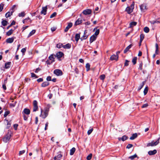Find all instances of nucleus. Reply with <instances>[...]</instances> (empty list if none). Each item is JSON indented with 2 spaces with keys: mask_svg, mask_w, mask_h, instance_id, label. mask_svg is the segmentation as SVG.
<instances>
[{
  "mask_svg": "<svg viewBox=\"0 0 160 160\" xmlns=\"http://www.w3.org/2000/svg\"><path fill=\"white\" fill-rule=\"evenodd\" d=\"M47 107L48 108H46L43 111L42 109H41V114L40 116L43 119L45 118L48 115V112L49 111V108L50 107V105H48Z\"/></svg>",
  "mask_w": 160,
  "mask_h": 160,
  "instance_id": "nucleus-1",
  "label": "nucleus"
},
{
  "mask_svg": "<svg viewBox=\"0 0 160 160\" xmlns=\"http://www.w3.org/2000/svg\"><path fill=\"white\" fill-rule=\"evenodd\" d=\"M11 131H8L7 134L6 135L4 136V137L3 138L2 140L3 141L7 143L8 142L10 139L11 138Z\"/></svg>",
  "mask_w": 160,
  "mask_h": 160,
  "instance_id": "nucleus-2",
  "label": "nucleus"
},
{
  "mask_svg": "<svg viewBox=\"0 0 160 160\" xmlns=\"http://www.w3.org/2000/svg\"><path fill=\"white\" fill-rule=\"evenodd\" d=\"M160 139V137H159L156 141L154 142V141H152L151 142L148 143L147 144V146H154L157 145L159 143V141Z\"/></svg>",
  "mask_w": 160,
  "mask_h": 160,
  "instance_id": "nucleus-3",
  "label": "nucleus"
},
{
  "mask_svg": "<svg viewBox=\"0 0 160 160\" xmlns=\"http://www.w3.org/2000/svg\"><path fill=\"white\" fill-rule=\"evenodd\" d=\"M55 55L58 60L60 61L61 60V58L64 57V54L62 52L59 51L56 53Z\"/></svg>",
  "mask_w": 160,
  "mask_h": 160,
  "instance_id": "nucleus-4",
  "label": "nucleus"
},
{
  "mask_svg": "<svg viewBox=\"0 0 160 160\" xmlns=\"http://www.w3.org/2000/svg\"><path fill=\"white\" fill-rule=\"evenodd\" d=\"M140 8L142 12H145L148 9L147 4L146 3H143L140 6Z\"/></svg>",
  "mask_w": 160,
  "mask_h": 160,
  "instance_id": "nucleus-5",
  "label": "nucleus"
},
{
  "mask_svg": "<svg viewBox=\"0 0 160 160\" xmlns=\"http://www.w3.org/2000/svg\"><path fill=\"white\" fill-rule=\"evenodd\" d=\"M53 73L57 76L62 75L63 74L62 71L61 70L59 69H55Z\"/></svg>",
  "mask_w": 160,
  "mask_h": 160,
  "instance_id": "nucleus-6",
  "label": "nucleus"
},
{
  "mask_svg": "<svg viewBox=\"0 0 160 160\" xmlns=\"http://www.w3.org/2000/svg\"><path fill=\"white\" fill-rule=\"evenodd\" d=\"M33 111L36 112V111L38 108V102L36 100H35L33 102Z\"/></svg>",
  "mask_w": 160,
  "mask_h": 160,
  "instance_id": "nucleus-7",
  "label": "nucleus"
},
{
  "mask_svg": "<svg viewBox=\"0 0 160 160\" xmlns=\"http://www.w3.org/2000/svg\"><path fill=\"white\" fill-rule=\"evenodd\" d=\"M58 155L55 156L53 158V160H60L62 158V155L61 154V152H59L58 153Z\"/></svg>",
  "mask_w": 160,
  "mask_h": 160,
  "instance_id": "nucleus-8",
  "label": "nucleus"
},
{
  "mask_svg": "<svg viewBox=\"0 0 160 160\" xmlns=\"http://www.w3.org/2000/svg\"><path fill=\"white\" fill-rule=\"evenodd\" d=\"M47 6L42 7V10L41 12V14H43L44 15H45L46 14L47 9Z\"/></svg>",
  "mask_w": 160,
  "mask_h": 160,
  "instance_id": "nucleus-9",
  "label": "nucleus"
},
{
  "mask_svg": "<svg viewBox=\"0 0 160 160\" xmlns=\"http://www.w3.org/2000/svg\"><path fill=\"white\" fill-rule=\"evenodd\" d=\"M72 26V22H69L68 23L67 26L64 29V32H67L69 29L71 28Z\"/></svg>",
  "mask_w": 160,
  "mask_h": 160,
  "instance_id": "nucleus-10",
  "label": "nucleus"
},
{
  "mask_svg": "<svg viewBox=\"0 0 160 160\" xmlns=\"http://www.w3.org/2000/svg\"><path fill=\"white\" fill-rule=\"evenodd\" d=\"M91 9H86L83 11L82 13L84 15H89L91 13Z\"/></svg>",
  "mask_w": 160,
  "mask_h": 160,
  "instance_id": "nucleus-11",
  "label": "nucleus"
},
{
  "mask_svg": "<svg viewBox=\"0 0 160 160\" xmlns=\"http://www.w3.org/2000/svg\"><path fill=\"white\" fill-rule=\"evenodd\" d=\"M118 56L113 54L111 56L110 58V59L111 60H115L116 61H117L118 59Z\"/></svg>",
  "mask_w": 160,
  "mask_h": 160,
  "instance_id": "nucleus-12",
  "label": "nucleus"
},
{
  "mask_svg": "<svg viewBox=\"0 0 160 160\" xmlns=\"http://www.w3.org/2000/svg\"><path fill=\"white\" fill-rule=\"evenodd\" d=\"M56 57V55L54 54H51L48 57L49 59L52 62H54V59Z\"/></svg>",
  "mask_w": 160,
  "mask_h": 160,
  "instance_id": "nucleus-13",
  "label": "nucleus"
},
{
  "mask_svg": "<svg viewBox=\"0 0 160 160\" xmlns=\"http://www.w3.org/2000/svg\"><path fill=\"white\" fill-rule=\"evenodd\" d=\"M15 37H12L11 38H9L6 40V42L8 43H12L14 41Z\"/></svg>",
  "mask_w": 160,
  "mask_h": 160,
  "instance_id": "nucleus-14",
  "label": "nucleus"
},
{
  "mask_svg": "<svg viewBox=\"0 0 160 160\" xmlns=\"http://www.w3.org/2000/svg\"><path fill=\"white\" fill-rule=\"evenodd\" d=\"M97 38V36H95L94 35H93L90 38V43H92L93 42L95 41Z\"/></svg>",
  "mask_w": 160,
  "mask_h": 160,
  "instance_id": "nucleus-15",
  "label": "nucleus"
},
{
  "mask_svg": "<svg viewBox=\"0 0 160 160\" xmlns=\"http://www.w3.org/2000/svg\"><path fill=\"white\" fill-rule=\"evenodd\" d=\"M133 9H132L130 7H128L126 9V11L128 14H130L133 11Z\"/></svg>",
  "mask_w": 160,
  "mask_h": 160,
  "instance_id": "nucleus-16",
  "label": "nucleus"
},
{
  "mask_svg": "<svg viewBox=\"0 0 160 160\" xmlns=\"http://www.w3.org/2000/svg\"><path fill=\"white\" fill-rule=\"evenodd\" d=\"M157 152V151L156 150L154 149L152 151H149L148 152V154L150 155H154L156 154Z\"/></svg>",
  "mask_w": 160,
  "mask_h": 160,
  "instance_id": "nucleus-17",
  "label": "nucleus"
},
{
  "mask_svg": "<svg viewBox=\"0 0 160 160\" xmlns=\"http://www.w3.org/2000/svg\"><path fill=\"white\" fill-rule=\"evenodd\" d=\"M11 65V62H6L5 64V68L6 69H8L9 68Z\"/></svg>",
  "mask_w": 160,
  "mask_h": 160,
  "instance_id": "nucleus-18",
  "label": "nucleus"
},
{
  "mask_svg": "<svg viewBox=\"0 0 160 160\" xmlns=\"http://www.w3.org/2000/svg\"><path fill=\"white\" fill-rule=\"evenodd\" d=\"M30 111L29 109L28 108H25L24 110L23 111L22 113H24V114H25L27 115H29L30 114Z\"/></svg>",
  "mask_w": 160,
  "mask_h": 160,
  "instance_id": "nucleus-19",
  "label": "nucleus"
},
{
  "mask_svg": "<svg viewBox=\"0 0 160 160\" xmlns=\"http://www.w3.org/2000/svg\"><path fill=\"white\" fill-rule=\"evenodd\" d=\"M82 20L81 19L78 18L75 22L74 24L75 26H77L79 25L80 24L82 23Z\"/></svg>",
  "mask_w": 160,
  "mask_h": 160,
  "instance_id": "nucleus-20",
  "label": "nucleus"
},
{
  "mask_svg": "<svg viewBox=\"0 0 160 160\" xmlns=\"http://www.w3.org/2000/svg\"><path fill=\"white\" fill-rule=\"evenodd\" d=\"M128 137L125 135H124L122 136V138H119L118 139L119 141L121 140L122 141H124L125 140L128 139Z\"/></svg>",
  "mask_w": 160,
  "mask_h": 160,
  "instance_id": "nucleus-21",
  "label": "nucleus"
},
{
  "mask_svg": "<svg viewBox=\"0 0 160 160\" xmlns=\"http://www.w3.org/2000/svg\"><path fill=\"white\" fill-rule=\"evenodd\" d=\"M137 23V22H131L129 23V28H132L134 26H135Z\"/></svg>",
  "mask_w": 160,
  "mask_h": 160,
  "instance_id": "nucleus-22",
  "label": "nucleus"
},
{
  "mask_svg": "<svg viewBox=\"0 0 160 160\" xmlns=\"http://www.w3.org/2000/svg\"><path fill=\"white\" fill-rule=\"evenodd\" d=\"M14 11H12L11 12H8L5 14V17L6 18L9 17L12 15Z\"/></svg>",
  "mask_w": 160,
  "mask_h": 160,
  "instance_id": "nucleus-23",
  "label": "nucleus"
},
{
  "mask_svg": "<svg viewBox=\"0 0 160 160\" xmlns=\"http://www.w3.org/2000/svg\"><path fill=\"white\" fill-rule=\"evenodd\" d=\"M49 85V83L45 81L43 82L41 84V87H45L48 86Z\"/></svg>",
  "mask_w": 160,
  "mask_h": 160,
  "instance_id": "nucleus-24",
  "label": "nucleus"
},
{
  "mask_svg": "<svg viewBox=\"0 0 160 160\" xmlns=\"http://www.w3.org/2000/svg\"><path fill=\"white\" fill-rule=\"evenodd\" d=\"M80 33H77L75 35V39L77 42H78V40L80 38Z\"/></svg>",
  "mask_w": 160,
  "mask_h": 160,
  "instance_id": "nucleus-25",
  "label": "nucleus"
},
{
  "mask_svg": "<svg viewBox=\"0 0 160 160\" xmlns=\"http://www.w3.org/2000/svg\"><path fill=\"white\" fill-rule=\"evenodd\" d=\"M132 45L131 44L129 45L124 50V53H126L128 51H129V49L131 48L132 47Z\"/></svg>",
  "mask_w": 160,
  "mask_h": 160,
  "instance_id": "nucleus-26",
  "label": "nucleus"
},
{
  "mask_svg": "<svg viewBox=\"0 0 160 160\" xmlns=\"http://www.w3.org/2000/svg\"><path fill=\"white\" fill-rule=\"evenodd\" d=\"M138 136V135L137 133H135L134 134H132V136H131L130 138V139L131 140H134L135 138H136Z\"/></svg>",
  "mask_w": 160,
  "mask_h": 160,
  "instance_id": "nucleus-27",
  "label": "nucleus"
},
{
  "mask_svg": "<svg viewBox=\"0 0 160 160\" xmlns=\"http://www.w3.org/2000/svg\"><path fill=\"white\" fill-rule=\"evenodd\" d=\"M71 47V45L69 43H68L65 45H63V48L65 49H69Z\"/></svg>",
  "mask_w": 160,
  "mask_h": 160,
  "instance_id": "nucleus-28",
  "label": "nucleus"
},
{
  "mask_svg": "<svg viewBox=\"0 0 160 160\" xmlns=\"http://www.w3.org/2000/svg\"><path fill=\"white\" fill-rule=\"evenodd\" d=\"M145 82V81L143 82L142 83L140 84V86L138 87V91H140L143 87Z\"/></svg>",
  "mask_w": 160,
  "mask_h": 160,
  "instance_id": "nucleus-29",
  "label": "nucleus"
},
{
  "mask_svg": "<svg viewBox=\"0 0 160 160\" xmlns=\"http://www.w3.org/2000/svg\"><path fill=\"white\" fill-rule=\"evenodd\" d=\"M75 150H76L75 148L74 147L72 148L70 150V155H73L74 154Z\"/></svg>",
  "mask_w": 160,
  "mask_h": 160,
  "instance_id": "nucleus-30",
  "label": "nucleus"
},
{
  "mask_svg": "<svg viewBox=\"0 0 160 160\" xmlns=\"http://www.w3.org/2000/svg\"><path fill=\"white\" fill-rule=\"evenodd\" d=\"M136 158H139V157H138L137 155L136 154H135L133 155L130 156L128 157V158L132 160H133Z\"/></svg>",
  "mask_w": 160,
  "mask_h": 160,
  "instance_id": "nucleus-31",
  "label": "nucleus"
},
{
  "mask_svg": "<svg viewBox=\"0 0 160 160\" xmlns=\"http://www.w3.org/2000/svg\"><path fill=\"white\" fill-rule=\"evenodd\" d=\"M13 31L14 30H13L12 29H10L6 33V35L8 36H10L12 34Z\"/></svg>",
  "mask_w": 160,
  "mask_h": 160,
  "instance_id": "nucleus-32",
  "label": "nucleus"
},
{
  "mask_svg": "<svg viewBox=\"0 0 160 160\" xmlns=\"http://www.w3.org/2000/svg\"><path fill=\"white\" fill-rule=\"evenodd\" d=\"M35 32H36V30H33L32 31H31L30 32V33H29V34H28V38L30 37V36H31L33 35L35 33Z\"/></svg>",
  "mask_w": 160,
  "mask_h": 160,
  "instance_id": "nucleus-33",
  "label": "nucleus"
},
{
  "mask_svg": "<svg viewBox=\"0 0 160 160\" xmlns=\"http://www.w3.org/2000/svg\"><path fill=\"white\" fill-rule=\"evenodd\" d=\"M155 47H156V50H155V53L156 54H158L159 50H158V44L157 43L155 44Z\"/></svg>",
  "mask_w": 160,
  "mask_h": 160,
  "instance_id": "nucleus-34",
  "label": "nucleus"
},
{
  "mask_svg": "<svg viewBox=\"0 0 160 160\" xmlns=\"http://www.w3.org/2000/svg\"><path fill=\"white\" fill-rule=\"evenodd\" d=\"M137 60V57H134L132 59V62L133 65H135L136 63Z\"/></svg>",
  "mask_w": 160,
  "mask_h": 160,
  "instance_id": "nucleus-35",
  "label": "nucleus"
},
{
  "mask_svg": "<svg viewBox=\"0 0 160 160\" xmlns=\"http://www.w3.org/2000/svg\"><path fill=\"white\" fill-rule=\"evenodd\" d=\"M8 22L5 20H2L1 23L2 25L3 26H6L7 25Z\"/></svg>",
  "mask_w": 160,
  "mask_h": 160,
  "instance_id": "nucleus-36",
  "label": "nucleus"
},
{
  "mask_svg": "<svg viewBox=\"0 0 160 160\" xmlns=\"http://www.w3.org/2000/svg\"><path fill=\"white\" fill-rule=\"evenodd\" d=\"M90 64L89 63H87L86 64V68L87 71H88L90 70Z\"/></svg>",
  "mask_w": 160,
  "mask_h": 160,
  "instance_id": "nucleus-37",
  "label": "nucleus"
},
{
  "mask_svg": "<svg viewBox=\"0 0 160 160\" xmlns=\"http://www.w3.org/2000/svg\"><path fill=\"white\" fill-rule=\"evenodd\" d=\"M63 45L61 43H59L57 44L56 47L58 48H60L61 47L63 48Z\"/></svg>",
  "mask_w": 160,
  "mask_h": 160,
  "instance_id": "nucleus-38",
  "label": "nucleus"
},
{
  "mask_svg": "<svg viewBox=\"0 0 160 160\" xmlns=\"http://www.w3.org/2000/svg\"><path fill=\"white\" fill-rule=\"evenodd\" d=\"M148 87H146L144 90L143 92L144 95H146L148 93Z\"/></svg>",
  "mask_w": 160,
  "mask_h": 160,
  "instance_id": "nucleus-39",
  "label": "nucleus"
},
{
  "mask_svg": "<svg viewBox=\"0 0 160 160\" xmlns=\"http://www.w3.org/2000/svg\"><path fill=\"white\" fill-rule=\"evenodd\" d=\"M25 14L24 12H22L18 14V16L19 17H23L25 16Z\"/></svg>",
  "mask_w": 160,
  "mask_h": 160,
  "instance_id": "nucleus-40",
  "label": "nucleus"
},
{
  "mask_svg": "<svg viewBox=\"0 0 160 160\" xmlns=\"http://www.w3.org/2000/svg\"><path fill=\"white\" fill-rule=\"evenodd\" d=\"M143 30L145 32L148 33L149 31V29L148 27H146L144 28Z\"/></svg>",
  "mask_w": 160,
  "mask_h": 160,
  "instance_id": "nucleus-41",
  "label": "nucleus"
},
{
  "mask_svg": "<svg viewBox=\"0 0 160 160\" xmlns=\"http://www.w3.org/2000/svg\"><path fill=\"white\" fill-rule=\"evenodd\" d=\"M10 113V112L9 111H6L4 113V117H6Z\"/></svg>",
  "mask_w": 160,
  "mask_h": 160,
  "instance_id": "nucleus-42",
  "label": "nucleus"
},
{
  "mask_svg": "<svg viewBox=\"0 0 160 160\" xmlns=\"http://www.w3.org/2000/svg\"><path fill=\"white\" fill-rule=\"evenodd\" d=\"M4 4L3 3H1L0 4V12L2 11L3 8Z\"/></svg>",
  "mask_w": 160,
  "mask_h": 160,
  "instance_id": "nucleus-43",
  "label": "nucleus"
},
{
  "mask_svg": "<svg viewBox=\"0 0 160 160\" xmlns=\"http://www.w3.org/2000/svg\"><path fill=\"white\" fill-rule=\"evenodd\" d=\"M31 75L32 78H38V76H37L34 73L32 72L31 73Z\"/></svg>",
  "mask_w": 160,
  "mask_h": 160,
  "instance_id": "nucleus-44",
  "label": "nucleus"
},
{
  "mask_svg": "<svg viewBox=\"0 0 160 160\" xmlns=\"http://www.w3.org/2000/svg\"><path fill=\"white\" fill-rule=\"evenodd\" d=\"M92 154L91 153L87 157V159L88 160H90L92 158Z\"/></svg>",
  "mask_w": 160,
  "mask_h": 160,
  "instance_id": "nucleus-45",
  "label": "nucleus"
},
{
  "mask_svg": "<svg viewBox=\"0 0 160 160\" xmlns=\"http://www.w3.org/2000/svg\"><path fill=\"white\" fill-rule=\"evenodd\" d=\"M16 103H17V102L16 101V102H14L13 103H10L9 105L11 107H14L15 106Z\"/></svg>",
  "mask_w": 160,
  "mask_h": 160,
  "instance_id": "nucleus-46",
  "label": "nucleus"
},
{
  "mask_svg": "<svg viewBox=\"0 0 160 160\" xmlns=\"http://www.w3.org/2000/svg\"><path fill=\"white\" fill-rule=\"evenodd\" d=\"M99 31H100V30H99V29H97L96 30V32H95L94 34V35L97 36V35H98L99 34Z\"/></svg>",
  "mask_w": 160,
  "mask_h": 160,
  "instance_id": "nucleus-47",
  "label": "nucleus"
},
{
  "mask_svg": "<svg viewBox=\"0 0 160 160\" xmlns=\"http://www.w3.org/2000/svg\"><path fill=\"white\" fill-rule=\"evenodd\" d=\"M5 120H6L7 122V128H9L11 127V123L8 121V120H6V119H5Z\"/></svg>",
  "mask_w": 160,
  "mask_h": 160,
  "instance_id": "nucleus-48",
  "label": "nucleus"
},
{
  "mask_svg": "<svg viewBox=\"0 0 160 160\" xmlns=\"http://www.w3.org/2000/svg\"><path fill=\"white\" fill-rule=\"evenodd\" d=\"M93 130V128H91L89 130H88V131L87 133L88 135H89L91 134V133L92 132V131Z\"/></svg>",
  "mask_w": 160,
  "mask_h": 160,
  "instance_id": "nucleus-49",
  "label": "nucleus"
},
{
  "mask_svg": "<svg viewBox=\"0 0 160 160\" xmlns=\"http://www.w3.org/2000/svg\"><path fill=\"white\" fill-rule=\"evenodd\" d=\"M151 23L154 24L155 23H160V21H152L151 22Z\"/></svg>",
  "mask_w": 160,
  "mask_h": 160,
  "instance_id": "nucleus-50",
  "label": "nucleus"
},
{
  "mask_svg": "<svg viewBox=\"0 0 160 160\" xmlns=\"http://www.w3.org/2000/svg\"><path fill=\"white\" fill-rule=\"evenodd\" d=\"M57 15V13L56 12H53L52 14L50 16V18H52L55 16Z\"/></svg>",
  "mask_w": 160,
  "mask_h": 160,
  "instance_id": "nucleus-51",
  "label": "nucleus"
},
{
  "mask_svg": "<svg viewBox=\"0 0 160 160\" xmlns=\"http://www.w3.org/2000/svg\"><path fill=\"white\" fill-rule=\"evenodd\" d=\"M142 63L141 62L139 65V67L138 68V69L142 70Z\"/></svg>",
  "mask_w": 160,
  "mask_h": 160,
  "instance_id": "nucleus-52",
  "label": "nucleus"
},
{
  "mask_svg": "<svg viewBox=\"0 0 160 160\" xmlns=\"http://www.w3.org/2000/svg\"><path fill=\"white\" fill-rule=\"evenodd\" d=\"M105 75L104 74H102L100 76V78L101 80H103L105 79Z\"/></svg>",
  "mask_w": 160,
  "mask_h": 160,
  "instance_id": "nucleus-53",
  "label": "nucleus"
},
{
  "mask_svg": "<svg viewBox=\"0 0 160 160\" xmlns=\"http://www.w3.org/2000/svg\"><path fill=\"white\" fill-rule=\"evenodd\" d=\"M25 152V150H23L22 151H20L19 152V156H20L24 153Z\"/></svg>",
  "mask_w": 160,
  "mask_h": 160,
  "instance_id": "nucleus-54",
  "label": "nucleus"
},
{
  "mask_svg": "<svg viewBox=\"0 0 160 160\" xmlns=\"http://www.w3.org/2000/svg\"><path fill=\"white\" fill-rule=\"evenodd\" d=\"M26 50V48H23L22 49L21 52L22 53L23 55L24 54V53L25 52Z\"/></svg>",
  "mask_w": 160,
  "mask_h": 160,
  "instance_id": "nucleus-55",
  "label": "nucleus"
},
{
  "mask_svg": "<svg viewBox=\"0 0 160 160\" xmlns=\"http://www.w3.org/2000/svg\"><path fill=\"white\" fill-rule=\"evenodd\" d=\"M133 146V145L132 144H129L127 146L126 148L128 149H130Z\"/></svg>",
  "mask_w": 160,
  "mask_h": 160,
  "instance_id": "nucleus-56",
  "label": "nucleus"
},
{
  "mask_svg": "<svg viewBox=\"0 0 160 160\" xmlns=\"http://www.w3.org/2000/svg\"><path fill=\"white\" fill-rule=\"evenodd\" d=\"M129 61L127 60H125V62L124 63V66H127L128 65V62Z\"/></svg>",
  "mask_w": 160,
  "mask_h": 160,
  "instance_id": "nucleus-57",
  "label": "nucleus"
},
{
  "mask_svg": "<svg viewBox=\"0 0 160 160\" xmlns=\"http://www.w3.org/2000/svg\"><path fill=\"white\" fill-rule=\"evenodd\" d=\"M41 70V69L39 68H36L35 71V73H37L39 71H40Z\"/></svg>",
  "mask_w": 160,
  "mask_h": 160,
  "instance_id": "nucleus-58",
  "label": "nucleus"
},
{
  "mask_svg": "<svg viewBox=\"0 0 160 160\" xmlns=\"http://www.w3.org/2000/svg\"><path fill=\"white\" fill-rule=\"evenodd\" d=\"M51 77L50 76L47 77L46 78L47 80L48 81H51Z\"/></svg>",
  "mask_w": 160,
  "mask_h": 160,
  "instance_id": "nucleus-59",
  "label": "nucleus"
},
{
  "mask_svg": "<svg viewBox=\"0 0 160 160\" xmlns=\"http://www.w3.org/2000/svg\"><path fill=\"white\" fill-rule=\"evenodd\" d=\"M37 81L38 82H42L43 79L42 78H39L38 79Z\"/></svg>",
  "mask_w": 160,
  "mask_h": 160,
  "instance_id": "nucleus-60",
  "label": "nucleus"
},
{
  "mask_svg": "<svg viewBox=\"0 0 160 160\" xmlns=\"http://www.w3.org/2000/svg\"><path fill=\"white\" fill-rule=\"evenodd\" d=\"M148 106V103H145L143 104L142 106V108H145L147 107Z\"/></svg>",
  "mask_w": 160,
  "mask_h": 160,
  "instance_id": "nucleus-61",
  "label": "nucleus"
},
{
  "mask_svg": "<svg viewBox=\"0 0 160 160\" xmlns=\"http://www.w3.org/2000/svg\"><path fill=\"white\" fill-rule=\"evenodd\" d=\"M144 38V35L143 34H141L140 35V40H142V41L143 40Z\"/></svg>",
  "mask_w": 160,
  "mask_h": 160,
  "instance_id": "nucleus-62",
  "label": "nucleus"
},
{
  "mask_svg": "<svg viewBox=\"0 0 160 160\" xmlns=\"http://www.w3.org/2000/svg\"><path fill=\"white\" fill-rule=\"evenodd\" d=\"M18 126V124H15L13 125V127L15 130L17 129V128Z\"/></svg>",
  "mask_w": 160,
  "mask_h": 160,
  "instance_id": "nucleus-63",
  "label": "nucleus"
},
{
  "mask_svg": "<svg viewBox=\"0 0 160 160\" xmlns=\"http://www.w3.org/2000/svg\"><path fill=\"white\" fill-rule=\"evenodd\" d=\"M57 28L55 27H53L51 28V30L52 32H53L56 30V29Z\"/></svg>",
  "mask_w": 160,
  "mask_h": 160,
  "instance_id": "nucleus-64",
  "label": "nucleus"
}]
</instances>
